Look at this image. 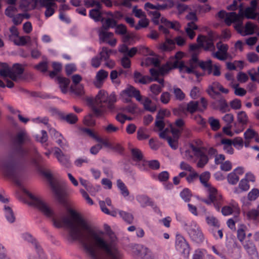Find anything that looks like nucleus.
Segmentation results:
<instances>
[{
  "instance_id": "nucleus-15",
  "label": "nucleus",
  "mask_w": 259,
  "mask_h": 259,
  "mask_svg": "<svg viewBox=\"0 0 259 259\" xmlns=\"http://www.w3.org/2000/svg\"><path fill=\"white\" fill-rule=\"evenodd\" d=\"M220 211L224 216H228L233 214L237 216L240 213V208L237 202L231 200L228 205L221 208Z\"/></svg>"
},
{
  "instance_id": "nucleus-11",
  "label": "nucleus",
  "mask_w": 259,
  "mask_h": 259,
  "mask_svg": "<svg viewBox=\"0 0 259 259\" xmlns=\"http://www.w3.org/2000/svg\"><path fill=\"white\" fill-rule=\"evenodd\" d=\"M199 63L197 56L196 55H193L188 65H186L185 63H181L179 65L180 71L189 74L193 73L197 77H198L199 75L196 73L195 69L198 66H199Z\"/></svg>"
},
{
  "instance_id": "nucleus-5",
  "label": "nucleus",
  "mask_w": 259,
  "mask_h": 259,
  "mask_svg": "<svg viewBox=\"0 0 259 259\" xmlns=\"http://www.w3.org/2000/svg\"><path fill=\"white\" fill-rule=\"evenodd\" d=\"M202 142L196 140L190 144V147L193 151L194 156L197 158V166L203 168L208 163L209 159L206 154V149L202 147Z\"/></svg>"
},
{
  "instance_id": "nucleus-43",
  "label": "nucleus",
  "mask_w": 259,
  "mask_h": 259,
  "mask_svg": "<svg viewBox=\"0 0 259 259\" xmlns=\"http://www.w3.org/2000/svg\"><path fill=\"white\" fill-rule=\"evenodd\" d=\"M118 214L125 222L128 224L133 223L134 217L132 214L122 210H119Z\"/></svg>"
},
{
  "instance_id": "nucleus-23",
  "label": "nucleus",
  "mask_w": 259,
  "mask_h": 259,
  "mask_svg": "<svg viewBox=\"0 0 259 259\" xmlns=\"http://www.w3.org/2000/svg\"><path fill=\"white\" fill-rule=\"evenodd\" d=\"M54 154L61 165L67 168L71 166L68 157L65 156L59 148H55Z\"/></svg>"
},
{
  "instance_id": "nucleus-28",
  "label": "nucleus",
  "mask_w": 259,
  "mask_h": 259,
  "mask_svg": "<svg viewBox=\"0 0 259 259\" xmlns=\"http://www.w3.org/2000/svg\"><path fill=\"white\" fill-rule=\"evenodd\" d=\"M3 170L5 176L9 177L14 181H16V171L15 168L12 166H7L5 167H1V171Z\"/></svg>"
},
{
  "instance_id": "nucleus-36",
  "label": "nucleus",
  "mask_w": 259,
  "mask_h": 259,
  "mask_svg": "<svg viewBox=\"0 0 259 259\" xmlns=\"http://www.w3.org/2000/svg\"><path fill=\"white\" fill-rule=\"evenodd\" d=\"M207 224L211 227L219 228L220 227V222L219 220L213 215H207L205 218Z\"/></svg>"
},
{
  "instance_id": "nucleus-13",
  "label": "nucleus",
  "mask_w": 259,
  "mask_h": 259,
  "mask_svg": "<svg viewBox=\"0 0 259 259\" xmlns=\"http://www.w3.org/2000/svg\"><path fill=\"white\" fill-rule=\"evenodd\" d=\"M186 19L191 22L187 24L185 30L189 38L192 39L196 35L194 30L198 29L197 26L195 24V22L197 21V18L195 13L191 12L186 16Z\"/></svg>"
},
{
  "instance_id": "nucleus-33",
  "label": "nucleus",
  "mask_w": 259,
  "mask_h": 259,
  "mask_svg": "<svg viewBox=\"0 0 259 259\" xmlns=\"http://www.w3.org/2000/svg\"><path fill=\"white\" fill-rule=\"evenodd\" d=\"M29 140V137L26 133L25 131H20L15 136L14 142L16 144H22Z\"/></svg>"
},
{
  "instance_id": "nucleus-27",
  "label": "nucleus",
  "mask_w": 259,
  "mask_h": 259,
  "mask_svg": "<svg viewBox=\"0 0 259 259\" xmlns=\"http://www.w3.org/2000/svg\"><path fill=\"white\" fill-rule=\"evenodd\" d=\"M50 132L51 135L56 139V142L60 146L63 147L66 145L65 140L60 133L54 128L51 129Z\"/></svg>"
},
{
  "instance_id": "nucleus-38",
  "label": "nucleus",
  "mask_w": 259,
  "mask_h": 259,
  "mask_svg": "<svg viewBox=\"0 0 259 259\" xmlns=\"http://www.w3.org/2000/svg\"><path fill=\"white\" fill-rule=\"evenodd\" d=\"M117 186L120 191V193L123 197H127L129 195V191L126 186L121 180H117Z\"/></svg>"
},
{
  "instance_id": "nucleus-64",
  "label": "nucleus",
  "mask_w": 259,
  "mask_h": 259,
  "mask_svg": "<svg viewBox=\"0 0 259 259\" xmlns=\"http://www.w3.org/2000/svg\"><path fill=\"white\" fill-rule=\"evenodd\" d=\"M259 196V190L257 189H252L248 194V199L250 201L255 200Z\"/></svg>"
},
{
  "instance_id": "nucleus-56",
  "label": "nucleus",
  "mask_w": 259,
  "mask_h": 259,
  "mask_svg": "<svg viewBox=\"0 0 259 259\" xmlns=\"http://www.w3.org/2000/svg\"><path fill=\"white\" fill-rule=\"evenodd\" d=\"M104 130L105 132L109 134L115 133L119 131V127L115 126L113 124L109 123L107 125L103 127Z\"/></svg>"
},
{
  "instance_id": "nucleus-49",
  "label": "nucleus",
  "mask_w": 259,
  "mask_h": 259,
  "mask_svg": "<svg viewBox=\"0 0 259 259\" xmlns=\"http://www.w3.org/2000/svg\"><path fill=\"white\" fill-rule=\"evenodd\" d=\"M133 159L137 162L143 159V155L141 151L137 148H133L131 150Z\"/></svg>"
},
{
  "instance_id": "nucleus-40",
  "label": "nucleus",
  "mask_w": 259,
  "mask_h": 259,
  "mask_svg": "<svg viewBox=\"0 0 259 259\" xmlns=\"http://www.w3.org/2000/svg\"><path fill=\"white\" fill-rule=\"evenodd\" d=\"M117 24L116 21L113 18H109L105 20L101 28L108 30L109 28H113Z\"/></svg>"
},
{
  "instance_id": "nucleus-46",
  "label": "nucleus",
  "mask_w": 259,
  "mask_h": 259,
  "mask_svg": "<svg viewBox=\"0 0 259 259\" xmlns=\"http://www.w3.org/2000/svg\"><path fill=\"white\" fill-rule=\"evenodd\" d=\"M84 4L87 8L96 7L97 8H102L100 0H84Z\"/></svg>"
},
{
  "instance_id": "nucleus-9",
  "label": "nucleus",
  "mask_w": 259,
  "mask_h": 259,
  "mask_svg": "<svg viewBox=\"0 0 259 259\" xmlns=\"http://www.w3.org/2000/svg\"><path fill=\"white\" fill-rule=\"evenodd\" d=\"M208 194L209 200H204L203 202L207 205L213 204V206L218 211H220L221 208L224 203V199L222 195L217 189H215L211 192V191H206Z\"/></svg>"
},
{
  "instance_id": "nucleus-54",
  "label": "nucleus",
  "mask_w": 259,
  "mask_h": 259,
  "mask_svg": "<svg viewBox=\"0 0 259 259\" xmlns=\"http://www.w3.org/2000/svg\"><path fill=\"white\" fill-rule=\"evenodd\" d=\"M36 141L44 144L46 143L48 140V135L45 131L42 130L40 134L35 135Z\"/></svg>"
},
{
  "instance_id": "nucleus-39",
  "label": "nucleus",
  "mask_w": 259,
  "mask_h": 259,
  "mask_svg": "<svg viewBox=\"0 0 259 259\" xmlns=\"http://www.w3.org/2000/svg\"><path fill=\"white\" fill-rule=\"evenodd\" d=\"M237 120L242 125H246L248 122V117L247 114L243 111H239L237 113Z\"/></svg>"
},
{
  "instance_id": "nucleus-1",
  "label": "nucleus",
  "mask_w": 259,
  "mask_h": 259,
  "mask_svg": "<svg viewBox=\"0 0 259 259\" xmlns=\"http://www.w3.org/2000/svg\"><path fill=\"white\" fill-rule=\"evenodd\" d=\"M23 192L28 197L29 204L51 219L55 227H65L68 230V239L79 241L91 259H104L103 253L111 259L122 257L118 239L113 232L105 233L102 231L92 230L75 210L69 209L67 215H62L55 212L39 196L32 194L25 189Z\"/></svg>"
},
{
  "instance_id": "nucleus-58",
  "label": "nucleus",
  "mask_w": 259,
  "mask_h": 259,
  "mask_svg": "<svg viewBox=\"0 0 259 259\" xmlns=\"http://www.w3.org/2000/svg\"><path fill=\"white\" fill-rule=\"evenodd\" d=\"M145 63L147 65H153L155 67L157 66L159 64L158 58L154 57V56L147 57L145 59Z\"/></svg>"
},
{
  "instance_id": "nucleus-8",
  "label": "nucleus",
  "mask_w": 259,
  "mask_h": 259,
  "mask_svg": "<svg viewBox=\"0 0 259 259\" xmlns=\"http://www.w3.org/2000/svg\"><path fill=\"white\" fill-rule=\"evenodd\" d=\"M197 41L198 45H190V50L193 51H198L200 47L203 48L206 51H213L215 49L213 39L211 37L199 35L197 37Z\"/></svg>"
},
{
  "instance_id": "nucleus-59",
  "label": "nucleus",
  "mask_w": 259,
  "mask_h": 259,
  "mask_svg": "<svg viewBox=\"0 0 259 259\" xmlns=\"http://www.w3.org/2000/svg\"><path fill=\"white\" fill-rule=\"evenodd\" d=\"M149 136L146 133L144 128L140 127L137 131V139L139 141L144 140L147 139Z\"/></svg>"
},
{
  "instance_id": "nucleus-29",
  "label": "nucleus",
  "mask_w": 259,
  "mask_h": 259,
  "mask_svg": "<svg viewBox=\"0 0 259 259\" xmlns=\"http://www.w3.org/2000/svg\"><path fill=\"white\" fill-rule=\"evenodd\" d=\"M144 106V109L150 112H154L156 110V106L152 104L151 100L147 97L142 98L141 101H139Z\"/></svg>"
},
{
  "instance_id": "nucleus-26",
  "label": "nucleus",
  "mask_w": 259,
  "mask_h": 259,
  "mask_svg": "<svg viewBox=\"0 0 259 259\" xmlns=\"http://www.w3.org/2000/svg\"><path fill=\"white\" fill-rule=\"evenodd\" d=\"M221 144L223 146L224 151L227 154H233L234 153V149L232 147V142L230 139H222L221 141Z\"/></svg>"
},
{
  "instance_id": "nucleus-52",
  "label": "nucleus",
  "mask_w": 259,
  "mask_h": 259,
  "mask_svg": "<svg viewBox=\"0 0 259 259\" xmlns=\"http://www.w3.org/2000/svg\"><path fill=\"white\" fill-rule=\"evenodd\" d=\"M163 87L164 83L160 84V85L157 84H152L150 87V90L154 95L157 96L161 92L162 88Z\"/></svg>"
},
{
  "instance_id": "nucleus-53",
  "label": "nucleus",
  "mask_w": 259,
  "mask_h": 259,
  "mask_svg": "<svg viewBox=\"0 0 259 259\" xmlns=\"http://www.w3.org/2000/svg\"><path fill=\"white\" fill-rule=\"evenodd\" d=\"M183 53L181 52H177L174 57H172L170 60L168 61L167 63H172L175 62V61H177V67H175L174 68H179V65L181 63H184L183 62H181L180 61V60L183 57Z\"/></svg>"
},
{
  "instance_id": "nucleus-6",
  "label": "nucleus",
  "mask_w": 259,
  "mask_h": 259,
  "mask_svg": "<svg viewBox=\"0 0 259 259\" xmlns=\"http://www.w3.org/2000/svg\"><path fill=\"white\" fill-rule=\"evenodd\" d=\"M185 229L193 241L196 243H201L203 241V234L200 226L196 222L192 221L186 224Z\"/></svg>"
},
{
  "instance_id": "nucleus-20",
  "label": "nucleus",
  "mask_w": 259,
  "mask_h": 259,
  "mask_svg": "<svg viewBox=\"0 0 259 259\" xmlns=\"http://www.w3.org/2000/svg\"><path fill=\"white\" fill-rule=\"evenodd\" d=\"M198 177L199 178L201 183L205 187L206 191H211V192H213V191L217 189L208 183L210 178V173L209 171H206L202 172Z\"/></svg>"
},
{
  "instance_id": "nucleus-35",
  "label": "nucleus",
  "mask_w": 259,
  "mask_h": 259,
  "mask_svg": "<svg viewBox=\"0 0 259 259\" xmlns=\"http://www.w3.org/2000/svg\"><path fill=\"white\" fill-rule=\"evenodd\" d=\"M12 41L17 46H25L27 43L30 41V37L29 36H20L19 35Z\"/></svg>"
},
{
  "instance_id": "nucleus-21",
  "label": "nucleus",
  "mask_w": 259,
  "mask_h": 259,
  "mask_svg": "<svg viewBox=\"0 0 259 259\" xmlns=\"http://www.w3.org/2000/svg\"><path fill=\"white\" fill-rule=\"evenodd\" d=\"M108 76V72L103 69L99 70L96 75L94 84L98 88L102 87Z\"/></svg>"
},
{
  "instance_id": "nucleus-17",
  "label": "nucleus",
  "mask_w": 259,
  "mask_h": 259,
  "mask_svg": "<svg viewBox=\"0 0 259 259\" xmlns=\"http://www.w3.org/2000/svg\"><path fill=\"white\" fill-rule=\"evenodd\" d=\"M41 6L46 8L45 12L47 18L52 16L57 9V5L53 0H42Z\"/></svg>"
},
{
  "instance_id": "nucleus-57",
  "label": "nucleus",
  "mask_w": 259,
  "mask_h": 259,
  "mask_svg": "<svg viewBox=\"0 0 259 259\" xmlns=\"http://www.w3.org/2000/svg\"><path fill=\"white\" fill-rule=\"evenodd\" d=\"M179 137L174 136V138L171 137L167 138V142L169 146L174 150L177 149L179 146L178 139Z\"/></svg>"
},
{
  "instance_id": "nucleus-60",
  "label": "nucleus",
  "mask_w": 259,
  "mask_h": 259,
  "mask_svg": "<svg viewBox=\"0 0 259 259\" xmlns=\"http://www.w3.org/2000/svg\"><path fill=\"white\" fill-rule=\"evenodd\" d=\"M233 145L238 150L242 148L244 144L243 140L241 137H236L232 140Z\"/></svg>"
},
{
  "instance_id": "nucleus-42",
  "label": "nucleus",
  "mask_w": 259,
  "mask_h": 259,
  "mask_svg": "<svg viewBox=\"0 0 259 259\" xmlns=\"http://www.w3.org/2000/svg\"><path fill=\"white\" fill-rule=\"evenodd\" d=\"M207 250L203 248L196 249L192 255V259H204Z\"/></svg>"
},
{
  "instance_id": "nucleus-19",
  "label": "nucleus",
  "mask_w": 259,
  "mask_h": 259,
  "mask_svg": "<svg viewBox=\"0 0 259 259\" xmlns=\"http://www.w3.org/2000/svg\"><path fill=\"white\" fill-rule=\"evenodd\" d=\"M33 251L30 253L28 259H47L40 245L36 242L32 243Z\"/></svg>"
},
{
  "instance_id": "nucleus-4",
  "label": "nucleus",
  "mask_w": 259,
  "mask_h": 259,
  "mask_svg": "<svg viewBox=\"0 0 259 259\" xmlns=\"http://www.w3.org/2000/svg\"><path fill=\"white\" fill-rule=\"evenodd\" d=\"M23 72L24 68L20 64H14L10 69L6 63H1V88H13L14 83L8 77L13 81L19 80L22 78Z\"/></svg>"
},
{
  "instance_id": "nucleus-24",
  "label": "nucleus",
  "mask_w": 259,
  "mask_h": 259,
  "mask_svg": "<svg viewBox=\"0 0 259 259\" xmlns=\"http://www.w3.org/2000/svg\"><path fill=\"white\" fill-rule=\"evenodd\" d=\"M218 91H220L225 94H227L229 92V90L228 89L223 88V87L218 82H213L212 84L209 86L207 92L209 95H212V93L217 94L218 93Z\"/></svg>"
},
{
  "instance_id": "nucleus-31",
  "label": "nucleus",
  "mask_w": 259,
  "mask_h": 259,
  "mask_svg": "<svg viewBox=\"0 0 259 259\" xmlns=\"http://www.w3.org/2000/svg\"><path fill=\"white\" fill-rule=\"evenodd\" d=\"M134 79L136 82L142 84H147L152 81L151 77L148 76H142L141 73L136 72L134 73Z\"/></svg>"
},
{
  "instance_id": "nucleus-51",
  "label": "nucleus",
  "mask_w": 259,
  "mask_h": 259,
  "mask_svg": "<svg viewBox=\"0 0 259 259\" xmlns=\"http://www.w3.org/2000/svg\"><path fill=\"white\" fill-rule=\"evenodd\" d=\"M208 122L213 131H216L220 128L219 120L213 117H210L208 118Z\"/></svg>"
},
{
  "instance_id": "nucleus-16",
  "label": "nucleus",
  "mask_w": 259,
  "mask_h": 259,
  "mask_svg": "<svg viewBox=\"0 0 259 259\" xmlns=\"http://www.w3.org/2000/svg\"><path fill=\"white\" fill-rule=\"evenodd\" d=\"M44 175L49 180L52 190L56 196L59 198H61L63 195L62 189L58 183L52 180L53 176L51 171L49 170L45 171Z\"/></svg>"
},
{
  "instance_id": "nucleus-45",
  "label": "nucleus",
  "mask_w": 259,
  "mask_h": 259,
  "mask_svg": "<svg viewBox=\"0 0 259 259\" xmlns=\"http://www.w3.org/2000/svg\"><path fill=\"white\" fill-rule=\"evenodd\" d=\"M161 4L158 3V7L160 10H164L171 8L174 3L172 0H163Z\"/></svg>"
},
{
  "instance_id": "nucleus-30",
  "label": "nucleus",
  "mask_w": 259,
  "mask_h": 259,
  "mask_svg": "<svg viewBox=\"0 0 259 259\" xmlns=\"http://www.w3.org/2000/svg\"><path fill=\"white\" fill-rule=\"evenodd\" d=\"M101 8H95L91 10L89 12L90 17L95 22L103 21L102 14L100 11Z\"/></svg>"
},
{
  "instance_id": "nucleus-48",
  "label": "nucleus",
  "mask_w": 259,
  "mask_h": 259,
  "mask_svg": "<svg viewBox=\"0 0 259 259\" xmlns=\"http://www.w3.org/2000/svg\"><path fill=\"white\" fill-rule=\"evenodd\" d=\"M187 110L191 113H193L197 110L199 111L198 102L192 101L189 102L187 104Z\"/></svg>"
},
{
  "instance_id": "nucleus-62",
  "label": "nucleus",
  "mask_w": 259,
  "mask_h": 259,
  "mask_svg": "<svg viewBox=\"0 0 259 259\" xmlns=\"http://www.w3.org/2000/svg\"><path fill=\"white\" fill-rule=\"evenodd\" d=\"M174 94L176 99L178 100L182 101L184 99L185 97V94L180 88H174Z\"/></svg>"
},
{
  "instance_id": "nucleus-32",
  "label": "nucleus",
  "mask_w": 259,
  "mask_h": 259,
  "mask_svg": "<svg viewBox=\"0 0 259 259\" xmlns=\"http://www.w3.org/2000/svg\"><path fill=\"white\" fill-rule=\"evenodd\" d=\"M99 36L100 41L107 42L113 36L112 32H108L107 29L100 28L99 31Z\"/></svg>"
},
{
  "instance_id": "nucleus-22",
  "label": "nucleus",
  "mask_w": 259,
  "mask_h": 259,
  "mask_svg": "<svg viewBox=\"0 0 259 259\" xmlns=\"http://www.w3.org/2000/svg\"><path fill=\"white\" fill-rule=\"evenodd\" d=\"M241 244L248 254L250 256H256L257 252L254 243L250 239H248L241 242Z\"/></svg>"
},
{
  "instance_id": "nucleus-55",
  "label": "nucleus",
  "mask_w": 259,
  "mask_h": 259,
  "mask_svg": "<svg viewBox=\"0 0 259 259\" xmlns=\"http://www.w3.org/2000/svg\"><path fill=\"white\" fill-rule=\"evenodd\" d=\"M257 136V133L252 128H248L244 133V137L246 140H250L253 138H256Z\"/></svg>"
},
{
  "instance_id": "nucleus-47",
  "label": "nucleus",
  "mask_w": 259,
  "mask_h": 259,
  "mask_svg": "<svg viewBox=\"0 0 259 259\" xmlns=\"http://www.w3.org/2000/svg\"><path fill=\"white\" fill-rule=\"evenodd\" d=\"M247 218L250 220L255 221L259 217V209H252L246 212Z\"/></svg>"
},
{
  "instance_id": "nucleus-50",
  "label": "nucleus",
  "mask_w": 259,
  "mask_h": 259,
  "mask_svg": "<svg viewBox=\"0 0 259 259\" xmlns=\"http://www.w3.org/2000/svg\"><path fill=\"white\" fill-rule=\"evenodd\" d=\"M136 199L142 207H145L149 204V199L146 195H139L137 196Z\"/></svg>"
},
{
  "instance_id": "nucleus-3",
  "label": "nucleus",
  "mask_w": 259,
  "mask_h": 259,
  "mask_svg": "<svg viewBox=\"0 0 259 259\" xmlns=\"http://www.w3.org/2000/svg\"><path fill=\"white\" fill-rule=\"evenodd\" d=\"M116 100L115 94L108 95L106 91L101 90L94 99L92 106L93 111L96 116H102L106 112L107 108H113V105Z\"/></svg>"
},
{
  "instance_id": "nucleus-14",
  "label": "nucleus",
  "mask_w": 259,
  "mask_h": 259,
  "mask_svg": "<svg viewBox=\"0 0 259 259\" xmlns=\"http://www.w3.org/2000/svg\"><path fill=\"white\" fill-rule=\"evenodd\" d=\"M175 247L176 250L182 254L184 256L187 257L189 254V245L184 237L180 234L176 235Z\"/></svg>"
},
{
  "instance_id": "nucleus-61",
  "label": "nucleus",
  "mask_w": 259,
  "mask_h": 259,
  "mask_svg": "<svg viewBox=\"0 0 259 259\" xmlns=\"http://www.w3.org/2000/svg\"><path fill=\"white\" fill-rule=\"evenodd\" d=\"M71 90L78 96H81L84 93L83 87L82 85H78L77 86L76 85H72L71 87Z\"/></svg>"
},
{
  "instance_id": "nucleus-25",
  "label": "nucleus",
  "mask_w": 259,
  "mask_h": 259,
  "mask_svg": "<svg viewBox=\"0 0 259 259\" xmlns=\"http://www.w3.org/2000/svg\"><path fill=\"white\" fill-rule=\"evenodd\" d=\"M55 80L59 84V87L63 93H66L68 91L70 80L61 76H58Z\"/></svg>"
},
{
  "instance_id": "nucleus-37",
  "label": "nucleus",
  "mask_w": 259,
  "mask_h": 259,
  "mask_svg": "<svg viewBox=\"0 0 259 259\" xmlns=\"http://www.w3.org/2000/svg\"><path fill=\"white\" fill-rule=\"evenodd\" d=\"M199 66L203 70L207 71L209 74L211 73L212 69V61L210 60H207L206 61H200Z\"/></svg>"
},
{
  "instance_id": "nucleus-34",
  "label": "nucleus",
  "mask_w": 259,
  "mask_h": 259,
  "mask_svg": "<svg viewBox=\"0 0 259 259\" xmlns=\"http://www.w3.org/2000/svg\"><path fill=\"white\" fill-rule=\"evenodd\" d=\"M175 41L170 39H166L165 41L160 45L159 48L162 51H170L175 48Z\"/></svg>"
},
{
  "instance_id": "nucleus-44",
  "label": "nucleus",
  "mask_w": 259,
  "mask_h": 259,
  "mask_svg": "<svg viewBox=\"0 0 259 259\" xmlns=\"http://www.w3.org/2000/svg\"><path fill=\"white\" fill-rule=\"evenodd\" d=\"M112 52L111 50L108 49L106 47H103L100 52V59L103 61L108 60Z\"/></svg>"
},
{
  "instance_id": "nucleus-2",
  "label": "nucleus",
  "mask_w": 259,
  "mask_h": 259,
  "mask_svg": "<svg viewBox=\"0 0 259 259\" xmlns=\"http://www.w3.org/2000/svg\"><path fill=\"white\" fill-rule=\"evenodd\" d=\"M218 16L220 19L223 20L228 26L234 23L235 29L242 35L252 34L256 28V26L250 22H248L244 27L243 26L242 14H236L235 12L227 13L222 10L218 13Z\"/></svg>"
},
{
  "instance_id": "nucleus-63",
  "label": "nucleus",
  "mask_w": 259,
  "mask_h": 259,
  "mask_svg": "<svg viewBox=\"0 0 259 259\" xmlns=\"http://www.w3.org/2000/svg\"><path fill=\"white\" fill-rule=\"evenodd\" d=\"M239 180V176L236 175L233 171L229 174L228 176V181L231 184H236Z\"/></svg>"
},
{
  "instance_id": "nucleus-41",
  "label": "nucleus",
  "mask_w": 259,
  "mask_h": 259,
  "mask_svg": "<svg viewBox=\"0 0 259 259\" xmlns=\"http://www.w3.org/2000/svg\"><path fill=\"white\" fill-rule=\"evenodd\" d=\"M100 207L101 210L105 213L110 215L112 217H116L118 213L119 210L110 211L105 206V202L103 201H99V202Z\"/></svg>"
},
{
  "instance_id": "nucleus-10",
  "label": "nucleus",
  "mask_w": 259,
  "mask_h": 259,
  "mask_svg": "<svg viewBox=\"0 0 259 259\" xmlns=\"http://www.w3.org/2000/svg\"><path fill=\"white\" fill-rule=\"evenodd\" d=\"M120 99L124 103H128L132 97H134L138 101H141V95L140 91L133 86H128L122 90L120 94Z\"/></svg>"
},
{
  "instance_id": "nucleus-18",
  "label": "nucleus",
  "mask_w": 259,
  "mask_h": 259,
  "mask_svg": "<svg viewBox=\"0 0 259 259\" xmlns=\"http://www.w3.org/2000/svg\"><path fill=\"white\" fill-rule=\"evenodd\" d=\"M185 121L181 118L177 119L174 124L170 125V131L173 136L180 137L184 128Z\"/></svg>"
},
{
  "instance_id": "nucleus-12",
  "label": "nucleus",
  "mask_w": 259,
  "mask_h": 259,
  "mask_svg": "<svg viewBox=\"0 0 259 259\" xmlns=\"http://www.w3.org/2000/svg\"><path fill=\"white\" fill-rule=\"evenodd\" d=\"M8 202L7 196L1 193V207L3 208L4 215L8 222L13 223L15 221V217L12 208L7 204Z\"/></svg>"
},
{
  "instance_id": "nucleus-7",
  "label": "nucleus",
  "mask_w": 259,
  "mask_h": 259,
  "mask_svg": "<svg viewBox=\"0 0 259 259\" xmlns=\"http://www.w3.org/2000/svg\"><path fill=\"white\" fill-rule=\"evenodd\" d=\"M177 61L171 63H166L165 64L162 65L159 69L157 68H151L150 69V72L152 76L151 77L152 79V81H156L160 84L164 83L163 79H159L158 77L160 75H163L167 73L170 70L174 69L175 67H177Z\"/></svg>"
}]
</instances>
